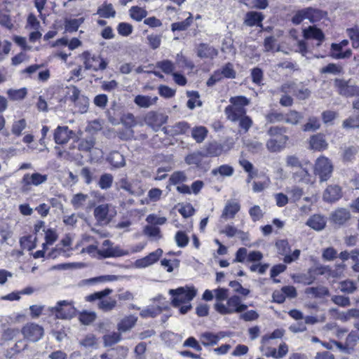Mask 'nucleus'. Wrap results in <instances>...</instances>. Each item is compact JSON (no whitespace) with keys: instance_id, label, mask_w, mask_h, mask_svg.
<instances>
[{"instance_id":"1","label":"nucleus","mask_w":359,"mask_h":359,"mask_svg":"<svg viewBox=\"0 0 359 359\" xmlns=\"http://www.w3.org/2000/svg\"><path fill=\"white\" fill-rule=\"evenodd\" d=\"M229 102L231 104L224 109L227 119L238 123V134L247 133L253 125V121L246 114L247 110L245 108L250 104V100L245 96H236L231 97Z\"/></svg>"},{"instance_id":"2","label":"nucleus","mask_w":359,"mask_h":359,"mask_svg":"<svg viewBox=\"0 0 359 359\" xmlns=\"http://www.w3.org/2000/svg\"><path fill=\"white\" fill-rule=\"evenodd\" d=\"M214 307L220 314L226 315L243 312L247 309L248 306L241 303L238 296L233 295L227 299L226 304L222 302H216Z\"/></svg>"},{"instance_id":"3","label":"nucleus","mask_w":359,"mask_h":359,"mask_svg":"<svg viewBox=\"0 0 359 359\" xmlns=\"http://www.w3.org/2000/svg\"><path fill=\"white\" fill-rule=\"evenodd\" d=\"M169 294L172 296V305L179 307L182 304L189 303L196 295V290L194 287H180L175 290L170 289Z\"/></svg>"},{"instance_id":"4","label":"nucleus","mask_w":359,"mask_h":359,"mask_svg":"<svg viewBox=\"0 0 359 359\" xmlns=\"http://www.w3.org/2000/svg\"><path fill=\"white\" fill-rule=\"evenodd\" d=\"M80 57L83 60L84 67L87 70L97 72L104 70L107 68V62L99 55L92 54L89 51H84Z\"/></svg>"},{"instance_id":"5","label":"nucleus","mask_w":359,"mask_h":359,"mask_svg":"<svg viewBox=\"0 0 359 359\" xmlns=\"http://www.w3.org/2000/svg\"><path fill=\"white\" fill-rule=\"evenodd\" d=\"M50 312L55 314L57 318L69 319L75 315V309L72 302L67 300L59 301L56 305L50 309Z\"/></svg>"},{"instance_id":"6","label":"nucleus","mask_w":359,"mask_h":359,"mask_svg":"<svg viewBox=\"0 0 359 359\" xmlns=\"http://www.w3.org/2000/svg\"><path fill=\"white\" fill-rule=\"evenodd\" d=\"M333 171V165L331 161L325 157L320 156L317 158L315 163V172L319 176L320 181H327Z\"/></svg>"},{"instance_id":"7","label":"nucleus","mask_w":359,"mask_h":359,"mask_svg":"<svg viewBox=\"0 0 359 359\" xmlns=\"http://www.w3.org/2000/svg\"><path fill=\"white\" fill-rule=\"evenodd\" d=\"M112 290L107 288L102 291L95 292L87 297L88 301H94L95 299H101L98 303V307L103 311H109L112 310L116 305V301L111 299H102L104 297L111 294Z\"/></svg>"},{"instance_id":"8","label":"nucleus","mask_w":359,"mask_h":359,"mask_svg":"<svg viewBox=\"0 0 359 359\" xmlns=\"http://www.w3.org/2000/svg\"><path fill=\"white\" fill-rule=\"evenodd\" d=\"M334 85L338 89L339 93L345 97H358L359 86L354 84L351 80L337 79Z\"/></svg>"},{"instance_id":"9","label":"nucleus","mask_w":359,"mask_h":359,"mask_svg":"<svg viewBox=\"0 0 359 359\" xmlns=\"http://www.w3.org/2000/svg\"><path fill=\"white\" fill-rule=\"evenodd\" d=\"M97 255L101 257H118L128 255L129 252L123 250L118 246H113V243L109 240L103 241L102 248L97 251Z\"/></svg>"},{"instance_id":"10","label":"nucleus","mask_w":359,"mask_h":359,"mask_svg":"<svg viewBox=\"0 0 359 359\" xmlns=\"http://www.w3.org/2000/svg\"><path fill=\"white\" fill-rule=\"evenodd\" d=\"M114 208L111 205L102 204L94 210V216L98 222L107 224L116 215Z\"/></svg>"},{"instance_id":"11","label":"nucleus","mask_w":359,"mask_h":359,"mask_svg":"<svg viewBox=\"0 0 359 359\" xmlns=\"http://www.w3.org/2000/svg\"><path fill=\"white\" fill-rule=\"evenodd\" d=\"M21 332L25 339L36 342L43 337V329L37 324L27 323L22 328Z\"/></svg>"},{"instance_id":"12","label":"nucleus","mask_w":359,"mask_h":359,"mask_svg":"<svg viewBox=\"0 0 359 359\" xmlns=\"http://www.w3.org/2000/svg\"><path fill=\"white\" fill-rule=\"evenodd\" d=\"M168 116L162 113L149 111L144 118L146 124L151 127L154 131H158L161 126L165 123Z\"/></svg>"},{"instance_id":"13","label":"nucleus","mask_w":359,"mask_h":359,"mask_svg":"<svg viewBox=\"0 0 359 359\" xmlns=\"http://www.w3.org/2000/svg\"><path fill=\"white\" fill-rule=\"evenodd\" d=\"M79 345L81 350L90 353L99 347V339L93 333H88L79 339Z\"/></svg>"},{"instance_id":"14","label":"nucleus","mask_w":359,"mask_h":359,"mask_svg":"<svg viewBox=\"0 0 359 359\" xmlns=\"http://www.w3.org/2000/svg\"><path fill=\"white\" fill-rule=\"evenodd\" d=\"M47 180V175H42L39 172H34L32 174L27 173L24 175L22 179V184H23V187L30 185L37 187L45 183Z\"/></svg>"},{"instance_id":"15","label":"nucleus","mask_w":359,"mask_h":359,"mask_svg":"<svg viewBox=\"0 0 359 359\" xmlns=\"http://www.w3.org/2000/svg\"><path fill=\"white\" fill-rule=\"evenodd\" d=\"M163 254V250L160 248L157 249L154 252L149 253L147 256L137 259L135 262V266L137 268H146L155 262H156Z\"/></svg>"},{"instance_id":"16","label":"nucleus","mask_w":359,"mask_h":359,"mask_svg":"<svg viewBox=\"0 0 359 359\" xmlns=\"http://www.w3.org/2000/svg\"><path fill=\"white\" fill-rule=\"evenodd\" d=\"M73 131L67 126H58L54 131V140L57 144H65L71 138Z\"/></svg>"},{"instance_id":"17","label":"nucleus","mask_w":359,"mask_h":359,"mask_svg":"<svg viewBox=\"0 0 359 359\" xmlns=\"http://www.w3.org/2000/svg\"><path fill=\"white\" fill-rule=\"evenodd\" d=\"M342 196L341 187L338 185H330L323 193L324 201L330 203L339 200Z\"/></svg>"},{"instance_id":"18","label":"nucleus","mask_w":359,"mask_h":359,"mask_svg":"<svg viewBox=\"0 0 359 359\" xmlns=\"http://www.w3.org/2000/svg\"><path fill=\"white\" fill-rule=\"evenodd\" d=\"M351 218L350 211L346 208H338L330 215L331 220L336 224L341 225Z\"/></svg>"},{"instance_id":"19","label":"nucleus","mask_w":359,"mask_h":359,"mask_svg":"<svg viewBox=\"0 0 359 359\" xmlns=\"http://www.w3.org/2000/svg\"><path fill=\"white\" fill-rule=\"evenodd\" d=\"M197 55L201 58L213 59L218 55V50L206 43H200L197 47Z\"/></svg>"},{"instance_id":"20","label":"nucleus","mask_w":359,"mask_h":359,"mask_svg":"<svg viewBox=\"0 0 359 359\" xmlns=\"http://www.w3.org/2000/svg\"><path fill=\"white\" fill-rule=\"evenodd\" d=\"M327 224L326 218L321 215H313L306 222V224L316 231H322Z\"/></svg>"},{"instance_id":"21","label":"nucleus","mask_w":359,"mask_h":359,"mask_svg":"<svg viewBox=\"0 0 359 359\" xmlns=\"http://www.w3.org/2000/svg\"><path fill=\"white\" fill-rule=\"evenodd\" d=\"M240 204L234 201H228L224 206L221 218L225 219H232L236 213L240 210Z\"/></svg>"},{"instance_id":"22","label":"nucleus","mask_w":359,"mask_h":359,"mask_svg":"<svg viewBox=\"0 0 359 359\" xmlns=\"http://www.w3.org/2000/svg\"><path fill=\"white\" fill-rule=\"evenodd\" d=\"M264 20V15L257 11H250L245 15L244 24L249 27L258 26L262 27V22Z\"/></svg>"},{"instance_id":"23","label":"nucleus","mask_w":359,"mask_h":359,"mask_svg":"<svg viewBox=\"0 0 359 359\" xmlns=\"http://www.w3.org/2000/svg\"><path fill=\"white\" fill-rule=\"evenodd\" d=\"M303 35L305 39H315L319 41L318 46L320 44L325 38L323 32L314 26H309V27L304 29Z\"/></svg>"},{"instance_id":"24","label":"nucleus","mask_w":359,"mask_h":359,"mask_svg":"<svg viewBox=\"0 0 359 359\" xmlns=\"http://www.w3.org/2000/svg\"><path fill=\"white\" fill-rule=\"evenodd\" d=\"M310 147L312 149L321 151L327 149L328 144L325 139V136L318 133L313 135L310 138Z\"/></svg>"},{"instance_id":"25","label":"nucleus","mask_w":359,"mask_h":359,"mask_svg":"<svg viewBox=\"0 0 359 359\" xmlns=\"http://www.w3.org/2000/svg\"><path fill=\"white\" fill-rule=\"evenodd\" d=\"M116 185L118 189L126 191L130 195L138 196L142 193L140 188H136L127 180L126 177L120 179L116 182Z\"/></svg>"},{"instance_id":"26","label":"nucleus","mask_w":359,"mask_h":359,"mask_svg":"<svg viewBox=\"0 0 359 359\" xmlns=\"http://www.w3.org/2000/svg\"><path fill=\"white\" fill-rule=\"evenodd\" d=\"M342 49L338 44L332 43L330 49V56L336 60L349 58L352 55V50L347 49L342 52Z\"/></svg>"},{"instance_id":"27","label":"nucleus","mask_w":359,"mask_h":359,"mask_svg":"<svg viewBox=\"0 0 359 359\" xmlns=\"http://www.w3.org/2000/svg\"><path fill=\"white\" fill-rule=\"evenodd\" d=\"M157 100V97H151L147 95H138L135 96L134 102L140 107L149 108L151 106L155 104Z\"/></svg>"},{"instance_id":"28","label":"nucleus","mask_w":359,"mask_h":359,"mask_svg":"<svg viewBox=\"0 0 359 359\" xmlns=\"http://www.w3.org/2000/svg\"><path fill=\"white\" fill-rule=\"evenodd\" d=\"M190 129V126L187 122L180 121L170 128L168 133L170 135L175 136L186 134Z\"/></svg>"},{"instance_id":"29","label":"nucleus","mask_w":359,"mask_h":359,"mask_svg":"<svg viewBox=\"0 0 359 359\" xmlns=\"http://www.w3.org/2000/svg\"><path fill=\"white\" fill-rule=\"evenodd\" d=\"M293 179L299 182L308 183L309 182V173L305 166V164L301 166V168H297L292 170Z\"/></svg>"},{"instance_id":"30","label":"nucleus","mask_w":359,"mask_h":359,"mask_svg":"<svg viewBox=\"0 0 359 359\" xmlns=\"http://www.w3.org/2000/svg\"><path fill=\"white\" fill-rule=\"evenodd\" d=\"M223 151V147L221 144L217 142H210L205 147V151L204 153L205 156H218Z\"/></svg>"},{"instance_id":"31","label":"nucleus","mask_w":359,"mask_h":359,"mask_svg":"<svg viewBox=\"0 0 359 359\" xmlns=\"http://www.w3.org/2000/svg\"><path fill=\"white\" fill-rule=\"evenodd\" d=\"M304 118L302 113L296 110H290L287 113L285 114L284 122L292 126H296L300 123Z\"/></svg>"},{"instance_id":"32","label":"nucleus","mask_w":359,"mask_h":359,"mask_svg":"<svg viewBox=\"0 0 359 359\" xmlns=\"http://www.w3.org/2000/svg\"><path fill=\"white\" fill-rule=\"evenodd\" d=\"M208 129L205 126H196L191 130V137L197 143L203 142L207 137Z\"/></svg>"},{"instance_id":"33","label":"nucleus","mask_w":359,"mask_h":359,"mask_svg":"<svg viewBox=\"0 0 359 359\" xmlns=\"http://www.w3.org/2000/svg\"><path fill=\"white\" fill-rule=\"evenodd\" d=\"M107 161L115 168H121L126 165L123 156L118 151H112L109 154Z\"/></svg>"},{"instance_id":"34","label":"nucleus","mask_w":359,"mask_h":359,"mask_svg":"<svg viewBox=\"0 0 359 359\" xmlns=\"http://www.w3.org/2000/svg\"><path fill=\"white\" fill-rule=\"evenodd\" d=\"M121 332H113L106 334L102 337L103 345L104 347H110L121 340Z\"/></svg>"},{"instance_id":"35","label":"nucleus","mask_w":359,"mask_h":359,"mask_svg":"<svg viewBox=\"0 0 359 359\" xmlns=\"http://www.w3.org/2000/svg\"><path fill=\"white\" fill-rule=\"evenodd\" d=\"M219 339V335L209 332H204L200 336V341L205 346H213L217 344Z\"/></svg>"},{"instance_id":"36","label":"nucleus","mask_w":359,"mask_h":359,"mask_svg":"<svg viewBox=\"0 0 359 359\" xmlns=\"http://www.w3.org/2000/svg\"><path fill=\"white\" fill-rule=\"evenodd\" d=\"M204 157V153L201 151L193 152L185 157V162L188 165L198 167Z\"/></svg>"},{"instance_id":"37","label":"nucleus","mask_w":359,"mask_h":359,"mask_svg":"<svg viewBox=\"0 0 359 359\" xmlns=\"http://www.w3.org/2000/svg\"><path fill=\"white\" fill-rule=\"evenodd\" d=\"M137 318L130 316L123 319L118 325V330L120 332H125L130 330L135 324Z\"/></svg>"},{"instance_id":"38","label":"nucleus","mask_w":359,"mask_h":359,"mask_svg":"<svg viewBox=\"0 0 359 359\" xmlns=\"http://www.w3.org/2000/svg\"><path fill=\"white\" fill-rule=\"evenodd\" d=\"M97 13L102 18H114L116 11L111 4H104L98 8Z\"/></svg>"},{"instance_id":"39","label":"nucleus","mask_w":359,"mask_h":359,"mask_svg":"<svg viewBox=\"0 0 359 359\" xmlns=\"http://www.w3.org/2000/svg\"><path fill=\"white\" fill-rule=\"evenodd\" d=\"M306 11V18L312 23L319 21L323 18L325 15L323 11L313 8H307Z\"/></svg>"},{"instance_id":"40","label":"nucleus","mask_w":359,"mask_h":359,"mask_svg":"<svg viewBox=\"0 0 359 359\" xmlns=\"http://www.w3.org/2000/svg\"><path fill=\"white\" fill-rule=\"evenodd\" d=\"M283 142H278L276 140L270 139L266 142V146L267 149L271 152H277L283 148V144L288 140L287 136L283 137Z\"/></svg>"},{"instance_id":"41","label":"nucleus","mask_w":359,"mask_h":359,"mask_svg":"<svg viewBox=\"0 0 359 359\" xmlns=\"http://www.w3.org/2000/svg\"><path fill=\"white\" fill-rule=\"evenodd\" d=\"M320 127V122L317 117L311 116L308 118V121L302 126L304 132H313L318 130Z\"/></svg>"},{"instance_id":"42","label":"nucleus","mask_w":359,"mask_h":359,"mask_svg":"<svg viewBox=\"0 0 359 359\" xmlns=\"http://www.w3.org/2000/svg\"><path fill=\"white\" fill-rule=\"evenodd\" d=\"M83 22V18L67 19L65 22V29L69 32H76Z\"/></svg>"},{"instance_id":"43","label":"nucleus","mask_w":359,"mask_h":359,"mask_svg":"<svg viewBox=\"0 0 359 359\" xmlns=\"http://www.w3.org/2000/svg\"><path fill=\"white\" fill-rule=\"evenodd\" d=\"M342 127L345 129H354L359 128V112L350 116L343 121Z\"/></svg>"},{"instance_id":"44","label":"nucleus","mask_w":359,"mask_h":359,"mask_svg":"<svg viewBox=\"0 0 359 359\" xmlns=\"http://www.w3.org/2000/svg\"><path fill=\"white\" fill-rule=\"evenodd\" d=\"M285 331L283 329H276L270 334H265L262 338L263 346H267L271 339H280L283 337Z\"/></svg>"},{"instance_id":"45","label":"nucleus","mask_w":359,"mask_h":359,"mask_svg":"<svg viewBox=\"0 0 359 359\" xmlns=\"http://www.w3.org/2000/svg\"><path fill=\"white\" fill-rule=\"evenodd\" d=\"M118 280V276L114 275H106L83 280V282L87 284H96L98 283L115 281Z\"/></svg>"},{"instance_id":"46","label":"nucleus","mask_w":359,"mask_h":359,"mask_svg":"<svg viewBox=\"0 0 359 359\" xmlns=\"http://www.w3.org/2000/svg\"><path fill=\"white\" fill-rule=\"evenodd\" d=\"M234 170L233 167L229 165H222L219 167L212 169L211 173L212 175L216 176L219 174L223 177H230L233 174Z\"/></svg>"},{"instance_id":"47","label":"nucleus","mask_w":359,"mask_h":359,"mask_svg":"<svg viewBox=\"0 0 359 359\" xmlns=\"http://www.w3.org/2000/svg\"><path fill=\"white\" fill-rule=\"evenodd\" d=\"M95 144V140L93 137L88 138L82 139L78 145L79 151L89 152L93 148Z\"/></svg>"},{"instance_id":"48","label":"nucleus","mask_w":359,"mask_h":359,"mask_svg":"<svg viewBox=\"0 0 359 359\" xmlns=\"http://www.w3.org/2000/svg\"><path fill=\"white\" fill-rule=\"evenodd\" d=\"M267 123H276L284 121L285 114L277 111H271L265 116Z\"/></svg>"},{"instance_id":"49","label":"nucleus","mask_w":359,"mask_h":359,"mask_svg":"<svg viewBox=\"0 0 359 359\" xmlns=\"http://www.w3.org/2000/svg\"><path fill=\"white\" fill-rule=\"evenodd\" d=\"M293 94L299 100H305L310 96L311 91L302 83H296Z\"/></svg>"},{"instance_id":"50","label":"nucleus","mask_w":359,"mask_h":359,"mask_svg":"<svg viewBox=\"0 0 359 359\" xmlns=\"http://www.w3.org/2000/svg\"><path fill=\"white\" fill-rule=\"evenodd\" d=\"M109 351L113 355V359H126L128 353V348L123 346L109 348Z\"/></svg>"},{"instance_id":"51","label":"nucleus","mask_w":359,"mask_h":359,"mask_svg":"<svg viewBox=\"0 0 359 359\" xmlns=\"http://www.w3.org/2000/svg\"><path fill=\"white\" fill-rule=\"evenodd\" d=\"M129 11L130 17L136 21H141L147 15L146 10L138 6L131 7Z\"/></svg>"},{"instance_id":"52","label":"nucleus","mask_w":359,"mask_h":359,"mask_svg":"<svg viewBox=\"0 0 359 359\" xmlns=\"http://www.w3.org/2000/svg\"><path fill=\"white\" fill-rule=\"evenodd\" d=\"M286 166L291 170H294L297 168H301V166L304 163L299 160V158L294 155H290L285 158Z\"/></svg>"},{"instance_id":"53","label":"nucleus","mask_w":359,"mask_h":359,"mask_svg":"<svg viewBox=\"0 0 359 359\" xmlns=\"http://www.w3.org/2000/svg\"><path fill=\"white\" fill-rule=\"evenodd\" d=\"M88 198V196L87 194L79 193L74 195L71 200V203L75 209H78L84 205Z\"/></svg>"},{"instance_id":"54","label":"nucleus","mask_w":359,"mask_h":359,"mask_svg":"<svg viewBox=\"0 0 359 359\" xmlns=\"http://www.w3.org/2000/svg\"><path fill=\"white\" fill-rule=\"evenodd\" d=\"M114 177L111 174L105 173L100 176L98 185L102 189H109L113 183Z\"/></svg>"},{"instance_id":"55","label":"nucleus","mask_w":359,"mask_h":359,"mask_svg":"<svg viewBox=\"0 0 359 359\" xmlns=\"http://www.w3.org/2000/svg\"><path fill=\"white\" fill-rule=\"evenodd\" d=\"M339 287L342 292L347 294L353 293L357 289L355 283L349 280L341 281Z\"/></svg>"},{"instance_id":"56","label":"nucleus","mask_w":359,"mask_h":359,"mask_svg":"<svg viewBox=\"0 0 359 359\" xmlns=\"http://www.w3.org/2000/svg\"><path fill=\"white\" fill-rule=\"evenodd\" d=\"M305 292L307 294L312 295L313 297H321L327 294L328 290L325 287L320 286L316 287H308L306 289Z\"/></svg>"},{"instance_id":"57","label":"nucleus","mask_w":359,"mask_h":359,"mask_svg":"<svg viewBox=\"0 0 359 359\" xmlns=\"http://www.w3.org/2000/svg\"><path fill=\"white\" fill-rule=\"evenodd\" d=\"M359 342V333L357 331L351 332L346 337L345 343L352 351L355 345Z\"/></svg>"},{"instance_id":"58","label":"nucleus","mask_w":359,"mask_h":359,"mask_svg":"<svg viewBox=\"0 0 359 359\" xmlns=\"http://www.w3.org/2000/svg\"><path fill=\"white\" fill-rule=\"evenodd\" d=\"M8 97L13 100H22L27 95V89L22 88L18 90L9 89L7 92Z\"/></svg>"},{"instance_id":"59","label":"nucleus","mask_w":359,"mask_h":359,"mask_svg":"<svg viewBox=\"0 0 359 359\" xmlns=\"http://www.w3.org/2000/svg\"><path fill=\"white\" fill-rule=\"evenodd\" d=\"M347 34L352 42L354 48H359V28H351L347 29Z\"/></svg>"},{"instance_id":"60","label":"nucleus","mask_w":359,"mask_h":359,"mask_svg":"<svg viewBox=\"0 0 359 359\" xmlns=\"http://www.w3.org/2000/svg\"><path fill=\"white\" fill-rule=\"evenodd\" d=\"M219 71L220 73H222V76L225 78L234 79L236 75V71L233 69V65L230 62L226 63Z\"/></svg>"},{"instance_id":"61","label":"nucleus","mask_w":359,"mask_h":359,"mask_svg":"<svg viewBox=\"0 0 359 359\" xmlns=\"http://www.w3.org/2000/svg\"><path fill=\"white\" fill-rule=\"evenodd\" d=\"M27 122L25 119H20L14 121L12 126V133L16 136H20L22 134V131L26 128Z\"/></svg>"},{"instance_id":"62","label":"nucleus","mask_w":359,"mask_h":359,"mask_svg":"<svg viewBox=\"0 0 359 359\" xmlns=\"http://www.w3.org/2000/svg\"><path fill=\"white\" fill-rule=\"evenodd\" d=\"M96 318V314L95 312L83 311L79 316V320L83 325H90Z\"/></svg>"},{"instance_id":"63","label":"nucleus","mask_w":359,"mask_h":359,"mask_svg":"<svg viewBox=\"0 0 359 359\" xmlns=\"http://www.w3.org/2000/svg\"><path fill=\"white\" fill-rule=\"evenodd\" d=\"M175 239L177 246L180 248L187 246L189 241L188 236L184 231H181L176 233Z\"/></svg>"},{"instance_id":"64","label":"nucleus","mask_w":359,"mask_h":359,"mask_svg":"<svg viewBox=\"0 0 359 359\" xmlns=\"http://www.w3.org/2000/svg\"><path fill=\"white\" fill-rule=\"evenodd\" d=\"M156 67L160 68L165 74H170L175 69L174 64L168 60L158 62Z\"/></svg>"}]
</instances>
